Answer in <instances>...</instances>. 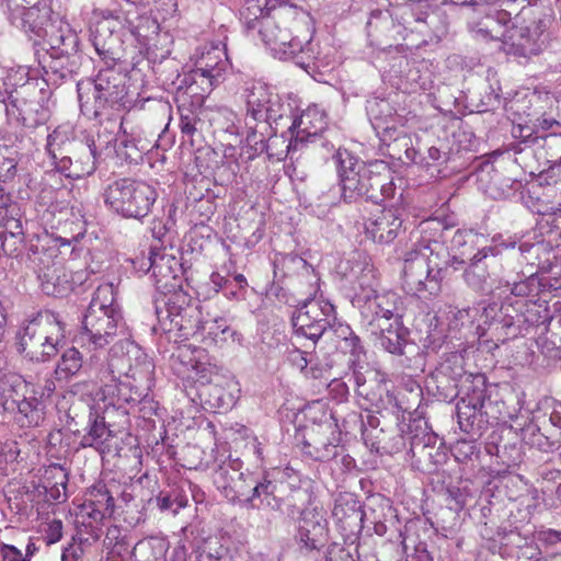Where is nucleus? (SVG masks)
Returning a JSON list of instances; mask_svg holds the SVG:
<instances>
[{"label":"nucleus","instance_id":"nucleus-5","mask_svg":"<svg viewBox=\"0 0 561 561\" xmlns=\"http://www.w3.org/2000/svg\"><path fill=\"white\" fill-rule=\"evenodd\" d=\"M103 196L106 206L117 215L140 220L151 211L158 193L145 181L121 178L106 185Z\"/></svg>","mask_w":561,"mask_h":561},{"label":"nucleus","instance_id":"nucleus-24","mask_svg":"<svg viewBox=\"0 0 561 561\" xmlns=\"http://www.w3.org/2000/svg\"><path fill=\"white\" fill-rule=\"evenodd\" d=\"M148 260L149 267L147 271H151L157 286L160 288H174L176 284L172 282L178 280L182 274L180 260L165 250L152 251Z\"/></svg>","mask_w":561,"mask_h":561},{"label":"nucleus","instance_id":"nucleus-59","mask_svg":"<svg viewBox=\"0 0 561 561\" xmlns=\"http://www.w3.org/2000/svg\"><path fill=\"white\" fill-rule=\"evenodd\" d=\"M477 239V234L471 230H457L451 239V245L454 249L460 250L468 243H473Z\"/></svg>","mask_w":561,"mask_h":561},{"label":"nucleus","instance_id":"nucleus-12","mask_svg":"<svg viewBox=\"0 0 561 561\" xmlns=\"http://www.w3.org/2000/svg\"><path fill=\"white\" fill-rule=\"evenodd\" d=\"M335 320L334 306L329 301L308 299L291 317V324L297 337H306L316 344Z\"/></svg>","mask_w":561,"mask_h":561},{"label":"nucleus","instance_id":"nucleus-36","mask_svg":"<svg viewBox=\"0 0 561 561\" xmlns=\"http://www.w3.org/2000/svg\"><path fill=\"white\" fill-rule=\"evenodd\" d=\"M492 37L500 38L520 50L523 55L534 54L536 49L533 47V39L528 27H517L512 25L510 28L503 30L501 33L492 34Z\"/></svg>","mask_w":561,"mask_h":561},{"label":"nucleus","instance_id":"nucleus-34","mask_svg":"<svg viewBox=\"0 0 561 561\" xmlns=\"http://www.w3.org/2000/svg\"><path fill=\"white\" fill-rule=\"evenodd\" d=\"M199 396L209 409H229L233 405L234 397L221 383L209 380L199 391Z\"/></svg>","mask_w":561,"mask_h":561},{"label":"nucleus","instance_id":"nucleus-28","mask_svg":"<svg viewBox=\"0 0 561 561\" xmlns=\"http://www.w3.org/2000/svg\"><path fill=\"white\" fill-rule=\"evenodd\" d=\"M220 79L217 70L211 69L210 72H205L195 68L184 76L181 84H185V93L187 95L202 101L220 82ZM182 88L183 85L179 87V89Z\"/></svg>","mask_w":561,"mask_h":561},{"label":"nucleus","instance_id":"nucleus-38","mask_svg":"<svg viewBox=\"0 0 561 561\" xmlns=\"http://www.w3.org/2000/svg\"><path fill=\"white\" fill-rule=\"evenodd\" d=\"M83 366L82 355L75 348L66 350L55 369V375L58 380L68 381L73 376H77Z\"/></svg>","mask_w":561,"mask_h":561},{"label":"nucleus","instance_id":"nucleus-33","mask_svg":"<svg viewBox=\"0 0 561 561\" xmlns=\"http://www.w3.org/2000/svg\"><path fill=\"white\" fill-rule=\"evenodd\" d=\"M112 437L111 430L107 428L104 417L90 411L89 430L81 438L82 447H93L103 451V446Z\"/></svg>","mask_w":561,"mask_h":561},{"label":"nucleus","instance_id":"nucleus-25","mask_svg":"<svg viewBox=\"0 0 561 561\" xmlns=\"http://www.w3.org/2000/svg\"><path fill=\"white\" fill-rule=\"evenodd\" d=\"M244 546L234 545L228 537H208L198 547L197 561H233L237 554L243 556Z\"/></svg>","mask_w":561,"mask_h":561},{"label":"nucleus","instance_id":"nucleus-22","mask_svg":"<svg viewBox=\"0 0 561 561\" xmlns=\"http://www.w3.org/2000/svg\"><path fill=\"white\" fill-rule=\"evenodd\" d=\"M78 141L73 138L72 133L64 126H58L48 134L45 152L57 172L65 171L66 164L69 163V156Z\"/></svg>","mask_w":561,"mask_h":561},{"label":"nucleus","instance_id":"nucleus-3","mask_svg":"<svg viewBox=\"0 0 561 561\" xmlns=\"http://www.w3.org/2000/svg\"><path fill=\"white\" fill-rule=\"evenodd\" d=\"M445 251L444 245L435 240L422 239L407 252L403 265V287L412 295L440 291L443 266L436 261Z\"/></svg>","mask_w":561,"mask_h":561},{"label":"nucleus","instance_id":"nucleus-43","mask_svg":"<svg viewBox=\"0 0 561 561\" xmlns=\"http://www.w3.org/2000/svg\"><path fill=\"white\" fill-rule=\"evenodd\" d=\"M116 290L112 283H105L100 285L88 308H99L106 311H121L118 306L115 304Z\"/></svg>","mask_w":561,"mask_h":561},{"label":"nucleus","instance_id":"nucleus-41","mask_svg":"<svg viewBox=\"0 0 561 561\" xmlns=\"http://www.w3.org/2000/svg\"><path fill=\"white\" fill-rule=\"evenodd\" d=\"M42 290L48 296H62L69 289L66 275L64 278L58 274L57 268H48L38 275Z\"/></svg>","mask_w":561,"mask_h":561},{"label":"nucleus","instance_id":"nucleus-30","mask_svg":"<svg viewBox=\"0 0 561 561\" xmlns=\"http://www.w3.org/2000/svg\"><path fill=\"white\" fill-rule=\"evenodd\" d=\"M366 112L373 128L379 133H389L392 129L393 108L385 99L374 98L367 101Z\"/></svg>","mask_w":561,"mask_h":561},{"label":"nucleus","instance_id":"nucleus-56","mask_svg":"<svg viewBox=\"0 0 561 561\" xmlns=\"http://www.w3.org/2000/svg\"><path fill=\"white\" fill-rule=\"evenodd\" d=\"M45 541L47 545H54L62 538V522L53 519L45 528Z\"/></svg>","mask_w":561,"mask_h":561},{"label":"nucleus","instance_id":"nucleus-63","mask_svg":"<svg viewBox=\"0 0 561 561\" xmlns=\"http://www.w3.org/2000/svg\"><path fill=\"white\" fill-rule=\"evenodd\" d=\"M293 38L290 32L287 28H279L277 33V39L275 41L273 45V50L280 55V53L284 50V47L289 43V41Z\"/></svg>","mask_w":561,"mask_h":561},{"label":"nucleus","instance_id":"nucleus-44","mask_svg":"<svg viewBox=\"0 0 561 561\" xmlns=\"http://www.w3.org/2000/svg\"><path fill=\"white\" fill-rule=\"evenodd\" d=\"M221 55H225V53L221 51L218 47H213L202 55L195 68L205 72H210L211 69L217 70L218 77L221 78L227 68L228 61L227 58L222 60Z\"/></svg>","mask_w":561,"mask_h":561},{"label":"nucleus","instance_id":"nucleus-14","mask_svg":"<svg viewBox=\"0 0 561 561\" xmlns=\"http://www.w3.org/2000/svg\"><path fill=\"white\" fill-rule=\"evenodd\" d=\"M159 321L167 325L169 321V331L176 329L182 337L195 335L201 330L206 329V324L201 319V311L196 305H191L183 293H174L165 301L164 309L157 308Z\"/></svg>","mask_w":561,"mask_h":561},{"label":"nucleus","instance_id":"nucleus-40","mask_svg":"<svg viewBox=\"0 0 561 561\" xmlns=\"http://www.w3.org/2000/svg\"><path fill=\"white\" fill-rule=\"evenodd\" d=\"M333 515L339 522L344 523L347 527H360V523L365 516L357 501L351 500L345 504L336 502L333 508Z\"/></svg>","mask_w":561,"mask_h":561},{"label":"nucleus","instance_id":"nucleus-46","mask_svg":"<svg viewBox=\"0 0 561 561\" xmlns=\"http://www.w3.org/2000/svg\"><path fill=\"white\" fill-rule=\"evenodd\" d=\"M524 320L530 325H541L550 322L551 314L549 312V309L546 305V301L543 302H536L530 301L526 304V309L524 313Z\"/></svg>","mask_w":561,"mask_h":561},{"label":"nucleus","instance_id":"nucleus-10","mask_svg":"<svg viewBox=\"0 0 561 561\" xmlns=\"http://www.w3.org/2000/svg\"><path fill=\"white\" fill-rule=\"evenodd\" d=\"M45 39L49 45V61L44 67L61 79L76 73L80 66L79 37L69 23L62 19Z\"/></svg>","mask_w":561,"mask_h":561},{"label":"nucleus","instance_id":"nucleus-49","mask_svg":"<svg viewBox=\"0 0 561 561\" xmlns=\"http://www.w3.org/2000/svg\"><path fill=\"white\" fill-rule=\"evenodd\" d=\"M336 350L344 354L348 353L352 356L351 362L353 365H355L364 354V347L360 339L354 333V331L351 333V336H347V339L342 341L341 344H337Z\"/></svg>","mask_w":561,"mask_h":561},{"label":"nucleus","instance_id":"nucleus-48","mask_svg":"<svg viewBox=\"0 0 561 561\" xmlns=\"http://www.w3.org/2000/svg\"><path fill=\"white\" fill-rule=\"evenodd\" d=\"M121 130L123 131V134L117 138V149H125L124 154L127 158L133 159L134 153H137L144 150L145 148L142 146L139 147L140 141L135 138L134 133H127L125 121H122L121 123Z\"/></svg>","mask_w":561,"mask_h":561},{"label":"nucleus","instance_id":"nucleus-58","mask_svg":"<svg viewBox=\"0 0 561 561\" xmlns=\"http://www.w3.org/2000/svg\"><path fill=\"white\" fill-rule=\"evenodd\" d=\"M26 494L30 501L39 504L42 502L47 503V485L32 482L27 488Z\"/></svg>","mask_w":561,"mask_h":561},{"label":"nucleus","instance_id":"nucleus-11","mask_svg":"<svg viewBox=\"0 0 561 561\" xmlns=\"http://www.w3.org/2000/svg\"><path fill=\"white\" fill-rule=\"evenodd\" d=\"M124 329L121 311L87 308L79 340L90 350H102Z\"/></svg>","mask_w":561,"mask_h":561},{"label":"nucleus","instance_id":"nucleus-4","mask_svg":"<svg viewBox=\"0 0 561 561\" xmlns=\"http://www.w3.org/2000/svg\"><path fill=\"white\" fill-rule=\"evenodd\" d=\"M81 112L92 118L101 117L108 108L125 105L126 78L118 69H101L94 79L77 84Z\"/></svg>","mask_w":561,"mask_h":561},{"label":"nucleus","instance_id":"nucleus-61","mask_svg":"<svg viewBox=\"0 0 561 561\" xmlns=\"http://www.w3.org/2000/svg\"><path fill=\"white\" fill-rule=\"evenodd\" d=\"M178 501V494L175 491L172 493H160L157 497V505L161 511H172L174 513V503Z\"/></svg>","mask_w":561,"mask_h":561},{"label":"nucleus","instance_id":"nucleus-54","mask_svg":"<svg viewBox=\"0 0 561 561\" xmlns=\"http://www.w3.org/2000/svg\"><path fill=\"white\" fill-rule=\"evenodd\" d=\"M92 44L99 56L102 57V59H104L106 62L108 60L114 62L117 59L111 43L102 39L101 35L95 34L93 36Z\"/></svg>","mask_w":561,"mask_h":561},{"label":"nucleus","instance_id":"nucleus-62","mask_svg":"<svg viewBox=\"0 0 561 561\" xmlns=\"http://www.w3.org/2000/svg\"><path fill=\"white\" fill-rule=\"evenodd\" d=\"M534 283V279L527 278L520 282H514L511 284L507 282V286L511 287V293L517 297H524L529 294L531 290V285Z\"/></svg>","mask_w":561,"mask_h":561},{"label":"nucleus","instance_id":"nucleus-29","mask_svg":"<svg viewBox=\"0 0 561 561\" xmlns=\"http://www.w3.org/2000/svg\"><path fill=\"white\" fill-rule=\"evenodd\" d=\"M379 331V343L390 354L402 355L407 344L408 331L402 325L401 319L375 328Z\"/></svg>","mask_w":561,"mask_h":561},{"label":"nucleus","instance_id":"nucleus-26","mask_svg":"<svg viewBox=\"0 0 561 561\" xmlns=\"http://www.w3.org/2000/svg\"><path fill=\"white\" fill-rule=\"evenodd\" d=\"M95 159L94 144L79 140L71 156H69V163L66 164L65 171H61L60 174L69 179H81L91 175L96 169Z\"/></svg>","mask_w":561,"mask_h":561},{"label":"nucleus","instance_id":"nucleus-1","mask_svg":"<svg viewBox=\"0 0 561 561\" xmlns=\"http://www.w3.org/2000/svg\"><path fill=\"white\" fill-rule=\"evenodd\" d=\"M333 159L337 169L341 197L344 202L352 203L365 198L380 204L394 195L393 175L385 161L376 160L365 163L350 151L341 149L336 151Z\"/></svg>","mask_w":561,"mask_h":561},{"label":"nucleus","instance_id":"nucleus-57","mask_svg":"<svg viewBox=\"0 0 561 561\" xmlns=\"http://www.w3.org/2000/svg\"><path fill=\"white\" fill-rule=\"evenodd\" d=\"M513 135L522 139L523 142H536L539 139H543V136L538 135L533 127L528 125H518L513 129Z\"/></svg>","mask_w":561,"mask_h":561},{"label":"nucleus","instance_id":"nucleus-17","mask_svg":"<svg viewBox=\"0 0 561 561\" xmlns=\"http://www.w3.org/2000/svg\"><path fill=\"white\" fill-rule=\"evenodd\" d=\"M515 311L512 305L489 304L483 307L481 319L488 324V331L497 342L504 343L519 333L517 322H520V314H512Z\"/></svg>","mask_w":561,"mask_h":561},{"label":"nucleus","instance_id":"nucleus-15","mask_svg":"<svg viewBox=\"0 0 561 561\" xmlns=\"http://www.w3.org/2000/svg\"><path fill=\"white\" fill-rule=\"evenodd\" d=\"M325 116L317 107H308L295 117L288 127L290 139L286 152L294 154L309 146H324L321 133L325 129Z\"/></svg>","mask_w":561,"mask_h":561},{"label":"nucleus","instance_id":"nucleus-7","mask_svg":"<svg viewBox=\"0 0 561 561\" xmlns=\"http://www.w3.org/2000/svg\"><path fill=\"white\" fill-rule=\"evenodd\" d=\"M64 328L53 313L28 321L19 334V351L31 360L46 362L58 352Z\"/></svg>","mask_w":561,"mask_h":561},{"label":"nucleus","instance_id":"nucleus-55","mask_svg":"<svg viewBox=\"0 0 561 561\" xmlns=\"http://www.w3.org/2000/svg\"><path fill=\"white\" fill-rule=\"evenodd\" d=\"M323 561H356L353 554L340 545H331L323 556Z\"/></svg>","mask_w":561,"mask_h":561},{"label":"nucleus","instance_id":"nucleus-51","mask_svg":"<svg viewBox=\"0 0 561 561\" xmlns=\"http://www.w3.org/2000/svg\"><path fill=\"white\" fill-rule=\"evenodd\" d=\"M353 332L352 328L348 324L345 323H335L330 322V328L327 330V333L323 335L322 339L330 340L335 344V347L337 344H341L342 341L347 339V336H351V333Z\"/></svg>","mask_w":561,"mask_h":561},{"label":"nucleus","instance_id":"nucleus-32","mask_svg":"<svg viewBox=\"0 0 561 561\" xmlns=\"http://www.w3.org/2000/svg\"><path fill=\"white\" fill-rule=\"evenodd\" d=\"M169 549V543L158 537H149L139 540L133 551L131 558L135 561H165L164 557Z\"/></svg>","mask_w":561,"mask_h":561},{"label":"nucleus","instance_id":"nucleus-9","mask_svg":"<svg viewBox=\"0 0 561 561\" xmlns=\"http://www.w3.org/2000/svg\"><path fill=\"white\" fill-rule=\"evenodd\" d=\"M2 396L4 409L15 412V421L21 426H37L44 420L43 403L37 399L34 387L21 376L5 377Z\"/></svg>","mask_w":561,"mask_h":561},{"label":"nucleus","instance_id":"nucleus-6","mask_svg":"<svg viewBox=\"0 0 561 561\" xmlns=\"http://www.w3.org/2000/svg\"><path fill=\"white\" fill-rule=\"evenodd\" d=\"M357 283L360 289L355 296V301L371 332H375V328L379 325L402 319L400 296L393 291L378 293L374 288L375 278L371 267L363 270Z\"/></svg>","mask_w":561,"mask_h":561},{"label":"nucleus","instance_id":"nucleus-27","mask_svg":"<svg viewBox=\"0 0 561 561\" xmlns=\"http://www.w3.org/2000/svg\"><path fill=\"white\" fill-rule=\"evenodd\" d=\"M26 33H33L38 37L46 38L50 28L55 27L64 18L59 12L54 11L50 3L41 1L30 7Z\"/></svg>","mask_w":561,"mask_h":561},{"label":"nucleus","instance_id":"nucleus-52","mask_svg":"<svg viewBox=\"0 0 561 561\" xmlns=\"http://www.w3.org/2000/svg\"><path fill=\"white\" fill-rule=\"evenodd\" d=\"M447 160L448 152L442 151L439 148L433 146L427 149V156L423 157L421 162H423L424 165L430 169L431 167H440L442 164L446 163Z\"/></svg>","mask_w":561,"mask_h":561},{"label":"nucleus","instance_id":"nucleus-60","mask_svg":"<svg viewBox=\"0 0 561 561\" xmlns=\"http://www.w3.org/2000/svg\"><path fill=\"white\" fill-rule=\"evenodd\" d=\"M0 561H30L23 558L21 550L11 545L0 546Z\"/></svg>","mask_w":561,"mask_h":561},{"label":"nucleus","instance_id":"nucleus-19","mask_svg":"<svg viewBox=\"0 0 561 561\" xmlns=\"http://www.w3.org/2000/svg\"><path fill=\"white\" fill-rule=\"evenodd\" d=\"M102 382V398L103 400L108 401V405L121 409L124 404H152V401L149 398V391L146 387H141L130 379L119 378V380L116 381L106 379Z\"/></svg>","mask_w":561,"mask_h":561},{"label":"nucleus","instance_id":"nucleus-18","mask_svg":"<svg viewBox=\"0 0 561 561\" xmlns=\"http://www.w3.org/2000/svg\"><path fill=\"white\" fill-rule=\"evenodd\" d=\"M496 255L494 248L484 247L471 257L463 271V279L470 288L481 293L492 290L491 278L497 264Z\"/></svg>","mask_w":561,"mask_h":561},{"label":"nucleus","instance_id":"nucleus-42","mask_svg":"<svg viewBox=\"0 0 561 561\" xmlns=\"http://www.w3.org/2000/svg\"><path fill=\"white\" fill-rule=\"evenodd\" d=\"M248 28H257L259 35L263 43L273 48V45L277 39V33L280 28V25L274 18L262 16L260 19H254L248 22Z\"/></svg>","mask_w":561,"mask_h":561},{"label":"nucleus","instance_id":"nucleus-64","mask_svg":"<svg viewBox=\"0 0 561 561\" xmlns=\"http://www.w3.org/2000/svg\"><path fill=\"white\" fill-rule=\"evenodd\" d=\"M233 561H274V560L262 552L251 553L247 549V551L243 556L237 554L234 557Z\"/></svg>","mask_w":561,"mask_h":561},{"label":"nucleus","instance_id":"nucleus-35","mask_svg":"<svg viewBox=\"0 0 561 561\" xmlns=\"http://www.w3.org/2000/svg\"><path fill=\"white\" fill-rule=\"evenodd\" d=\"M311 42L306 41L302 43L296 37H293L289 43L284 47L279 58L293 59L296 65L300 66L305 70H309L311 66H317L311 56Z\"/></svg>","mask_w":561,"mask_h":561},{"label":"nucleus","instance_id":"nucleus-8","mask_svg":"<svg viewBox=\"0 0 561 561\" xmlns=\"http://www.w3.org/2000/svg\"><path fill=\"white\" fill-rule=\"evenodd\" d=\"M130 347L126 354L122 355H118L116 347H113L106 365L100 368L98 377L100 381L106 379L116 381L119 378L130 379L150 391L153 386V360L135 345L130 344Z\"/></svg>","mask_w":561,"mask_h":561},{"label":"nucleus","instance_id":"nucleus-23","mask_svg":"<svg viewBox=\"0 0 561 561\" xmlns=\"http://www.w3.org/2000/svg\"><path fill=\"white\" fill-rule=\"evenodd\" d=\"M402 218L398 209H383L365 224L366 234L378 243H390L402 228Z\"/></svg>","mask_w":561,"mask_h":561},{"label":"nucleus","instance_id":"nucleus-2","mask_svg":"<svg viewBox=\"0 0 561 561\" xmlns=\"http://www.w3.org/2000/svg\"><path fill=\"white\" fill-rule=\"evenodd\" d=\"M242 96L247 104L248 133L244 152L248 159H253L263 152L274 156L275 153L270 152L272 144L277 141V138L273 140L276 134L273 123L277 125L278 121L284 118L279 96L262 82H252L244 89Z\"/></svg>","mask_w":561,"mask_h":561},{"label":"nucleus","instance_id":"nucleus-21","mask_svg":"<svg viewBox=\"0 0 561 561\" xmlns=\"http://www.w3.org/2000/svg\"><path fill=\"white\" fill-rule=\"evenodd\" d=\"M241 461L236 458L222 461L213 473V482L217 490L230 502H234L242 494Z\"/></svg>","mask_w":561,"mask_h":561},{"label":"nucleus","instance_id":"nucleus-53","mask_svg":"<svg viewBox=\"0 0 561 561\" xmlns=\"http://www.w3.org/2000/svg\"><path fill=\"white\" fill-rule=\"evenodd\" d=\"M201 123V118L193 112L188 111L187 114L182 113L180 118L182 134L187 137H193L197 131V125Z\"/></svg>","mask_w":561,"mask_h":561},{"label":"nucleus","instance_id":"nucleus-20","mask_svg":"<svg viewBox=\"0 0 561 561\" xmlns=\"http://www.w3.org/2000/svg\"><path fill=\"white\" fill-rule=\"evenodd\" d=\"M296 541L299 552L305 557H316L328 541V522L323 517H309V513L301 518Z\"/></svg>","mask_w":561,"mask_h":561},{"label":"nucleus","instance_id":"nucleus-47","mask_svg":"<svg viewBox=\"0 0 561 561\" xmlns=\"http://www.w3.org/2000/svg\"><path fill=\"white\" fill-rule=\"evenodd\" d=\"M28 13L30 7L23 4L22 0H8V19L13 26L25 32Z\"/></svg>","mask_w":561,"mask_h":561},{"label":"nucleus","instance_id":"nucleus-50","mask_svg":"<svg viewBox=\"0 0 561 561\" xmlns=\"http://www.w3.org/2000/svg\"><path fill=\"white\" fill-rule=\"evenodd\" d=\"M472 325L473 317L471 316V310L469 308L457 310L456 312H454L448 323L450 331L458 332H460L463 329H471Z\"/></svg>","mask_w":561,"mask_h":561},{"label":"nucleus","instance_id":"nucleus-13","mask_svg":"<svg viewBox=\"0 0 561 561\" xmlns=\"http://www.w3.org/2000/svg\"><path fill=\"white\" fill-rule=\"evenodd\" d=\"M307 491L295 486L284 480H272L264 477L262 481L256 482L252 489V495L245 502L252 508H264L270 511H280L284 504L296 506L298 501L306 497Z\"/></svg>","mask_w":561,"mask_h":561},{"label":"nucleus","instance_id":"nucleus-45","mask_svg":"<svg viewBox=\"0 0 561 561\" xmlns=\"http://www.w3.org/2000/svg\"><path fill=\"white\" fill-rule=\"evenodd\" d=\"M56 471L54 474L56 479L54 484L47 485V502H65L67 500L66 489L68 482V473L60 467L54 466L50 472Z\"/></svg>","mask_w":561,"mask_h":561},{"label":"nucleus","instance_id":"nucleus-31","mask_svg":"<svg viewBox=\"0 0 561 561\" xmlns=\"http://www.w3.org/2000/svg\"><path fill=\"white\" fill-rule=\"evenodd\" d=\"M126 23L129 32L140 44H147L159 32L158 22L148 14H138L136 10L127 11Z\"/></svg>","mask_w":561,"mask_h":561},{"label":"nucleus","instance_id":"nucleus-37","mask_svg":"<svg viewBox=\"0 0 561 561\" xmlns=\"http://www.w3.org/2000/svg\"><path fill=\"white\" fill-rule=\"evenodd\" d=\"M19 92L10 94L4 101L7 115L21 122L23 126L32 128L37 125V121H31L30 112L34 111V102H28L19 96Z\"/></svg>","mask_w":561,"mask_h":561},{"label":"nucleus","instance_id":"nucleus-16","mask_svg":"<svg viewBox=\"0 0 561 561\" xmlns=\"http://www.w3.org/2000/svg\"><path fill=\"white\" fill-rule=\"evenodd\" d=\"M341 434L329 424H317L302 435L301 451L314 461H329L343 451Z\"/></svg>","mask_w":561,"mask_h":561},{"label":"nucleus","instance_id":"nucleus-39","mask_svg":"<svg viewBox=\"0 0 561 561\" xmlns=\"http://www.w3.org/2000/svg\"><path fill=\"white\" fill-rule=\"evenodd\" d=\"M483 407V396L480 392L477 397L469 399L466 402L465 399H461V403L457 405V416L458 424L462 432L471 433L473 428V419L476 416V412Z\"/></svg>","mask_w":561,"mask_h":561}]
</instances>
